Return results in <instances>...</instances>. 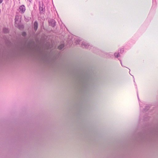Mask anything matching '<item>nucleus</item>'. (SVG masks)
Wrapping results in <instances>:
<instances>
[{"instance_id": "f257e3e1", "label": "nucleus", "mask_w": 158, "mask_h": 158, "mask_svg": "<svg viewBox=\"0 0 158 158\" xmlns=\"http://www.w3.org/2000/svg\"><path fill=\"white\" fill-rule=\"evenodd\" d=\"M49 25L52 27H54L55 25L56 22L53 19H51L49 21Z\"/></svg>"}, {"instance_id": "f03ea898", "label": "nucleus", "mask_w": 158, "mask_h": 158, "mask_svg": "<svg viewBox=\"0 0 158 158\" xmlns=\"http://www.w3.org/2000/svg\"><path fill=\"white\" fill-rule=\"evenodd\" d=\"M89 46V44L85 42H83L81 44L82 47L83 48H88Z\"/></svg>"}, {"instance_id": "7ed1b4c3", "label": "nucleus", "mask_w": 158, "mask_h": 158, "mask_svg": "<svg viewBox=\"0 0 158 158\" xmlns=\"http://www.w3.org/2000/svg\"><path fill=\"white\" fill-rule=\"evenodd\" d=\"M19 9L22 13H23L25 10V7L24 5H22L19 7Z\"/></svg>"}, {"instance_id": "20e7f679", "label": "nucleus", "mask_w": 158, "mask_h": 158, "mask_svg": "<svg viewBox=\"0 0 158 158\" xmlns=\"http://www.w3.org/2000/svg\"><path fill=\"white\" fill-rule=\"evenodd\" d=\"M34 29L36 31L37 30L38 27V24L36 21L34 22Z\"/></svg>"}, {"instance_id": "39448f33", "label": "nucleus", "mask_w": 158, "mask_h": 158, "mask_svg": "<svg viewBox=\"0 0 158 158\" xmlns=\"http://www.w3.org/2000/svg\"><path fill=\"white\" fill-rule=\"evenodd\" d=\"M39 10L41 13H42L44 11V8L41 7L40 5L39 6Z\"/></svg>"}, {"instance_id": "423d86ee", "label": "nucleus", "mask_w": 158, "mask_h": 158, "mask_svg": "<svg viewBox=\"0 0 158 158\" xmlns=\"http://www.w3.org/2000/svg\"><path fill=\"white\" fill-rule=\"evenodd\" d=\"M19 16L18 15H16L15 17V23H17V22L18 21L19 19Z\"/></svg>"}, {"instance_id": "0eeeda50", "label": "nucleus", "mask_w": 158, "mask_h": 158, "mask_svg": "<svg viewBox=\"0 0 158 158\" xmlns=\"http://www.w3.org/2000/svg\"><path fill=\"white\" fill-rule=\"evenodd\" d=\"M80 41V40L78 38L75 39V42L76 44H78Z\"/></svg>"}, {"instance_id": "6e6552de", "label": "nucleus", "mask_w": 158, "mask_h": 158, "mask_svg": "<svg viewBox=\"0 0 158 158\" xmlns=\"http://www.w3.org/2000/svg\"><path fill=\"white\" fill-rule=\"evenodd\" d=\"M64 47V44H61L60 45V46H59L58 47V49H60V50H61V49H62Z\"/></svg>"}, {"instance_id": "1a4fd4ad", "label": "nucleus", "mask_w": 158, "mask_h": 158, "mask_svg": "<svg viewBox=\"0 0 158 158\" xmlns=\"http://www.w3.org/2000/svg\"><path fill=\"white\" fill-rule=\"evenodd\" d=\"M3 32L5 33H7L8 32V29L6 28H4L3 29Z\"/></svg>"}, {"instance_id": "9d476101", "label": "nucleus", "mask_w": 158, "mask_h": 158, "mask_svg": "<svg viewBox=\"0 0 158 158\" xmlns=\"http://www.w3.org/2000/svg\"><path fill=\"white\" fill-rule=\"evenodd\" d=\"M114 55L115 57H116V58H118L119 56V54L118 53H115L114 54Z\"/></svg>"}, {"instance_id": "9b49d317", "label": "nucleus", "mask_w": 158, "mask_h": 158, "mask_svg": "<svg viewBox=\"0 0 158 158\" xmlns=\"http://www.w3.org/2000/svg\"><path fill=\"white\" fill-rule=\"evenodd\" d=\"M26 35V33L25 32H23V33H22V35H23V36H24V35Z\"/></svg>"}, {"instance_id": "f8f14e48", "label": "nucleus", "mask_w": 158, "mask_h": 158, "mask_svg": "<svg viewBox=\"0 0 158 158\" xmlns=\"http://www.w3.org/2000/svg\"><path fill=\"white\" fill-rule=\"evenodd\" d=\"M32 0H27V1L29 2H31Z\"/></svg>"}, {"instance_id": "ddd939ff", "label": "nucleus", "mask_w": 158, "mask_h": 158, "mask_svg": "<svg viewBox=\"0 0 158 158\" xmlns=\"http://www.w3.org/2000/svg\"><path fill=\"white\" fill-rule=\"evenodd\" d=\"M3 0H0V4L2 2Z\"/></svg>"}, {"instance_id": "4468645a", "label": "nucleus", "mask_w": 158, "mask_h": 158, "mask_svg": "<svg viewBox=\"0 0 158 158\" xmlns=\"http://www.w3.org/2000/svg\"><path fill=\"white\" fill-rule=\"evenodd\" d=\"M122 52H123V49H122Z\"/></svg>"}, {"instance_id": "2eb2a0df", "label": "nucleus", "mask_w": 158, "mask_h": 158, "mask_svg": "<svg viewBox=\"0 0 158 158\" xmlns=\"http://www.w3.org/2000/svg\"><path fill=\"white\" fill-rule=\"evenodd\" d=\"M120 62H121V64L122 65V62H121V61H120Z\"/></svg>"}]
</instances>
